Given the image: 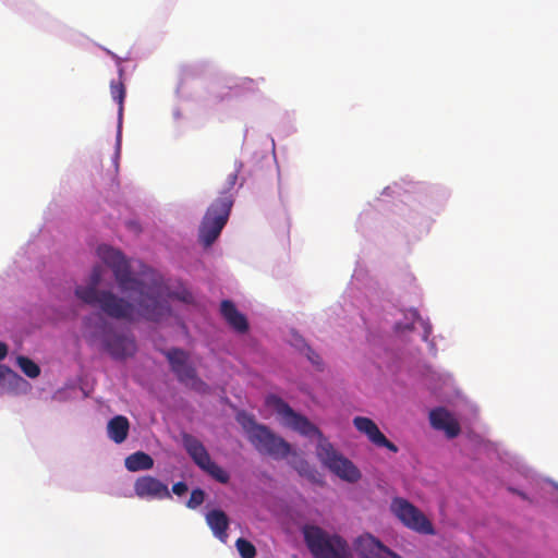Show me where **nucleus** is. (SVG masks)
<instances>
[{
	"instance_id": "1",
	"label": "nucleus",
	"mask_w": 558,
	"mask_h": 558,
	"mask_svg": "<svg viewBox=\"0 0 558 558\" xmlns=\"http://www.w3.org/2000/svg\"><path fill=\"white\" fill-rule=\"evenodd\" d=\"M97 255L113 272L118 287L123 292H134L135 322L140 318L159 323L172 315L168 300H177L184 304H194L192 292L183 284L171 289L162 277L154 271H143L142 278L133 275L129 259L109 245H99Z\"/></svg>"
},
{
	"instance_id": "2",
	"label": "nucleus",
	"mask_w": 558,
	"mask_h": 558,
	"mask_svg": "<svg viewBox=\"0 0 558 558\" xmlns=\"http://www.w3.org/2000/svg\"><path fill=\"white\" fill-rule=\"evenodd\" d=\"M267 404L274 408L276 413L282 418L284 426L304 437L317 438V458L332 473L350 483H355L361 478V472L353 462L338 452L320 429L306 416L296 413L286 401L277 396L268 397Z\"/></svg>"
},
{
	"instance_id": "3",
	"label": "nucleus",
	"mask_w": 558,
	"mask_h": 558,
	"mask_svg": "<svg viewBox=\"0 0 558 558\" xmlns=\"http://www.w3.org/2000/svg\"><path fill=\"white\" fill-rule=\"evenodd\" d=\"M102 268L94 266L87 286H77L75 295L85 304L98 307L105 315L117 320L135 322V305L109 290H99Z\"/></svg>"
},
{
	"instance_id": "4",
	"label": "nucleus",
	"mask_w": 558,
	"mask_h": 558,
	"mask_svg": "<svg viewBox=\"0 0 558 558\" xmlns=\"http://www.w3.org/2000/svg\"><path fill=\"white\" fill-rule=\"evenodd\" d=\"M83 329L84 337L90 344L101 338L105 351L114 360H124L136 351L133 337L113 331L111 325L98 314L85 316Z\"/></svg>"
},
{
	"instance_id": "5",
	"label": "nucleus",
	"mask_w": 558,
	"mask_h": 558,
	"mask_svg": "<svg viewBox=\"0 0 558 558\" xmlns=\"http://www.w3.org/2000/svg\"><path fill=\"white\" fill-rule=\"evenodd\" d=\"M303 535L314 558H351L349 544L337 534H328L316 525H305Z\"/></svg>"
},
{
	"instance_id": "6",
	"label": "nucleus",
	"mask_w": 558,
	"mask_h": 558,
	"mask_svg": "<svg viewBox=\"0 0 558 558\" xmlns=\"http://www.w3.org/2000/svg\"><path fill=\"white\" fill-rule=\"evenodd\" d=\"M232 206L233 199L227 195L219 196L207 208L198 229V240L205 247H209L220 235Z\"/></svg>"
},
{
	"instance_id": "7",
	"label": "nucleus",
	"mask_w": 558,
	"mask_h": 558,
	"mask_svg": "<svg viewBox=\"0 0 558 558\" xmlns=\"http://www.w3.org/2000/svg\"><path fill=\"white\" fill-rule=\"evenodd\" d=\"M391 512L409 530L423 535H434L435 529L432 521L409 500L396 497L391 500Z\"/></svg>"
},
{
	"instance_id": "8",
	"label": "nucleus",
	"mask_w": 558,
	"mask_h": 558,
	"mask_svg": "<svg viewBox=\"0 0 558 558\" xmlns=\"http://www.w3.org/2000/svg\"><path fill=\"white\" fill-rule=\"evenodd\" d=\"M165 355L171 371L181 384L197 392L205 393L208 391V385L197 376L196 369L189 363V354L184 350L172 348L166 351Z\"/></svg>"
},
{
	"instance_id": "9",
	"label": "nucleus",
	"mask_w": 558,
	"mask_h": 558,
	"mask_svg": "<svg viewBox=\"0 0 558 558\" xmlns=\"http://www.w3.org/2000/svg\"><path fill=\"white\" fill-rule=\"evenodd\" d=\"M165 355L171 371L181 384L197 392L205 393L208 391V385L197 376L196 369L189 363V354L184 350L172 348L166 351Z\"/></svg>"
},
{
	"instance_id": "10",
	"label": "nucleus",
	"mask_w": 558,
	"mask_h": 558,
	"mask_svg": "<svg viewBox=\"0 0 558 558\" xmlns=\"http://www.w3.org/2000/svg\"><path fill=\"white\" fill-rule=\"evenodd\" d=\"M165 355L171 371L181 384L197 392L205 393L208 391V385L197 376L196 369L189 363V354L184 350L172 348L166 351Z\"/></svg>"
},
{
	"instance_id": "11",
	"label": "nucleus",
	"mask_w": 558,
	"mask_h": 558,
	"mask_svg": "<svg viewBox=\"0 0 558 558\" xmlns=\"http://www.w3.org/2000/svg\"><path fill=\"white\" fill-rule=\"evenodd\" d=\"M250 441L256 450L274 459H283L291 453L290 444L265 425L256 428Z\"/></svg>"
},
{
	"instance_id": "12",
	"label": "nucleus",
	"mask_w": 558,
	"mask_h": 558,
	"mask_svg": "<svg viewBox=\"0 0 558 558\" xmlns=\"http://www.w3.org/2000/svg\"><path fill=\"white\" fill-rule=\"evenodd\" d=\"M354 548L360 558H402L369 533L359 536Z\"/></svg>"
},
{
	"instance_id": "13",
	"label": "nucleus",
	"mask_w": 558,
	"mask_h": 558,
	"mask_svg": "<svg viewBox=\"0 0 558 558\" xmlns=\"http://www.w3.org/2000/svg\"><path fill=\"white\" fill-rule=\"evenodd\" d=\"M134 492L142 499H169L171 494L168 486L158 478L144 475L134 483Z\"/></svg>"
},
{
	"instance_id": "14",
	"label": "nucleus",
	"mask_w": 558,
	"mask_h": 558,
	"mask_svg": "<svg viewBox=\"0 0 558 558\" xmlns=\"http://www.w3.org/2000/svg\"><path fill=\"white\" fill-rule=\"evenodd\" d=\"M353 425L360 433L366 435L368 440L375 446L387 448L393 453L398 452V447L387 439L373 420L365 416H355Z\"/></svg>"
},
{
	"instance_id": "15",
	"label": "nucleus",
	"mask_w": 558,
	"mask_h": 558,
	"mask_svg": "<svg viewBox=\"0 0 558 558\" xmlns=\"http://www.w3.org/2000/svg\"><path fill=\"white\" fill-rule=\"evenodd\" d=\"M429 422L435 429L444 430L449 438H454L460 434L458 421L445 408L432 410Z\"/></svg>"
},
{
	"instance_id": "16",
	"label": "nucleus",
	"mask_w": 558,
	"mask_h": 558,
	"mask_svg": "<svg viewBox=\"0 0 558 558\" xmlns=\"http://www.w3.org/2000/svg\"><path fill=\"white\" fill-rule=\"evenodd\" d=\"M220 313L228 325L239 333H244L248 330V323L246 317L238 311L234 303L230 300H223L220 304Z\"/></svg>"
},
{
	"instance_id": "17",
	"label": "nucleus",
	"mask_w": 558,
	"mask_h": 558,
	"mask_svg": "<svg viewBox=\"0 0 558 558\" xmlns=\"http://www.w3.org/2000/svg\"><path fill=\"white\" fill-rule=\"evenodd\" d=\"M183 445L192 460L202 470L211 462L210 456L205 446L194 436L184 435Z\"/></svg>"
},
{
	"instance_id": "18",
	"label": "nucleus",
	"mask_w": 558,
	"mask_h": 558,
	"mask_svg": "<svg viewBox=\"0 0 558 558\" xmlns=\"http://www.w3.org/2000/svg\"><path fill=\"white\" fill-rule=\"evenodd\" d=\"M206 522L214 535L221 542L226 543L228 539L227 530L229 526L228 515L220 509H214L207 512Z\"/></svg>"
},
{
	"instance_id": "19",
	"label": "nucleus",
	"mask_w": 558,
	"mask_h": 558,
	"mask_svg": "<svg viewBox=\"0 0 558 558\" xmlns=\"http://www.w3.org/2000/svg\"><path fill=\"white\" fill-rule=\"evenodd\" d=\"M130 422L123 415L112 417L107 425L108 437L116 444H122L129 435Z\"/></svg>"
},
{
	"instance_id": "20",
	"label": "nucleus",
	"mask_w": 558,
	"mask_h": 558,
	"mask_svg": "<svg viewBox=\"0 0 558 558\" xmlns=\"http://www.w3.org/2000/svg\"><path fill=\"white\" fill-rule=\"evenodd\" d=\"M124 464L130 472L145 471L154 466V460L148 453L136 451L125 458Z\"/></svg>"
},
{
	"instance_id": "21",
	"label": "nucleus",
	"mask_w": 558,
	"mask_h": 558,
	"mask_svg": "<svg viewBox=\"0 0 558 558\" xmlns=\"http://www.w3.org/2000/svg\"><path fill=\"white\" fill-rule=\"evenodd\" d=\"M291 460L289 463L291 466L303 477H306L311 482H317L318 481V472L315 468H313L304 458L299 456L296 452L291 453Z\"/></svg>"
},
{
	"instance_id": "22",
	"label": "nucleus",
	"mask_w": 558,
	"mask_h": 558,
	"mask_svg": "<svg viewBox=\"0 0 558 558\" xmlns=\"http://www.w3.org/2000/svg\"><path fill=\"white\" fill-rule=\"evenodd\" d=\"M242 167H243V165L241 162L236 161L234 163L232 171H230L227 175L223 187L220 191V196L231 195V197L233 198L232 190H234V187L238 183L239 174L242 170Z\"/></svg>"
},
{
	"instance_id": "23",
	"label": "nucleus",
	"mask_w": 558,
	"mask_h": 558,
	"mask_svg": "<svg viewBox=\"0 0 558 558\" xmlns=\"http://www.w3.org/2000/svg\"><path fill=\"white\" fill-rule=\"evenodd\" d=\"M122 75V70L120 69V76ZM110 94L113 100H116L119 105V116H122L123 112V102L125 98V86L122 82L121 77L116 82L111 81L110 83Z\"/></svg>"
},
{
	"instance_id": "24",
	"label": "nucleus",
	"mask_w": 558,
	"mask_h": 558,
	"mask_svg": "<svg viewBox=\"0 0 558 558\" xmlns=\"http://www.w3.org/2000/svg\"><path fill=\"white\" fill-rule=\"evenodd\" d=\"M236 421L247 434L248 440L252 438L253 434H255L257 427L264 426L263 424L256 423L254 416L246 412L238 413Z\"/></svg>"
},
{
	"instance_id": "25",
	"label": "nucleus",
	"mask_w": 558,
	"mask_h": 558,
	"mask_svg": "<svg viewBox=\"0 0 558 558\" xmlns=\"http://www.w3.org/2000/svg\"><path fill=\"white\" fill-rule=\"evenodd\" d=\"M16 363L21 371L29 378H36L40 374V367L26 356H17Z\"/></svg>"
},
{
	"instance_id": "26",
	"label": "nucleus",
	"mask_w": 558,
	"mask_h": 558,
	"mask_svg": "<svg viewBox=\"0 0 558 558\" xmlns=\"http://www.w3.org/2000/svg\"><path fill=\"white\" fill-rule=\"evenodd\" d=\"M203 471L221 484H227L230 480L228 472L225 471L217 463H215L213 460L203 469Z\"/></svg>"
},
{
	"instance_id": "27",
	"label": "nucleus",
	"mask_w": 558,
	"mask_h": 558,
	"mask_svg": "<svg viewBox=\"0 0 558 558\" xmlns=\"http://www.w3.org/2000/svg\"><path fill=\"white\" fill-rule=\"evenodd\" d=\"M235 546L242 558H254L256 555L255 546L245 538H238Z\"/></svg>"
},
{
	"instance_id": "28",
	"label": "nucleus",
	"mask_w": 558,
	"mask_h": 558,
	"mask_svg": "<svg viewBox=\"0 0 558 558\" xmlns=\"http://www.w3.org/2000/svg\"><path fill=\"white\" fill-rule=\"evenodd\" d=\"M8 380L9 383L27 385V381L4 365H0V386Z\"/></svg>"
},
{
	"instance_id": "29",
	"label": "nucleus",
	"mask_w": 558,
	"mask_h": 558,
	"mask_svg": "<svg viewBox=\"0 0 558 558\" xmlns=\"http://www.w3.org/2000/svg\"><path fill=\"white\" fill-rule=\"evenodd\" d=\"M205 500V493L201 488L193 489L187 500L186 506L191 509H195L201 506Z\"/></svg>"
},
{
	"instance_id": "30",
	"label": "nucleus",
	"mask_w": 558,
	"mask_h": 558,
	"mask_svg": "<svg viewBox=\"0 0 558 558\" xmlns=\"http://www.w3.org/2000/svg\"><path fill=\"white\" fill-rule=\"evenodd\" d=\"M172 492L177 496H183L187 492V485L184 482H178L172 486Z\"/></svg>"
},
{
	"instance_id": "31",
	"label": "nucleus",
	"mask_w": 558,
	"mask_h": 558,
	"mask_svg": "<svg viewBox=\"0 0 558 558\" xmlns=\"http://www.w3.org/2000/svg\"><path fill=\"white\" fill-rule=\"evenodd\" d=\"M307 351H308L307 356H308L310 361L313 364H319V356L316 353H314V351L311 348H308Z\"/></svg>"
},
{
	"instance_id": "32",
	"label": "nucleus",
	"mask_w": 558,
	"mask_h": 558,
	"mask_svg": "<svg viewBox=\"0 0 558 558\" xmlns=\"http://www.w3.org/2000/svg\"><path fill=\"white\" fill-rule=\"evenodd\" d=\"M8 354V347L5 343L0 342V361L3 360Z\"/></svg>"
}]
</instances>
